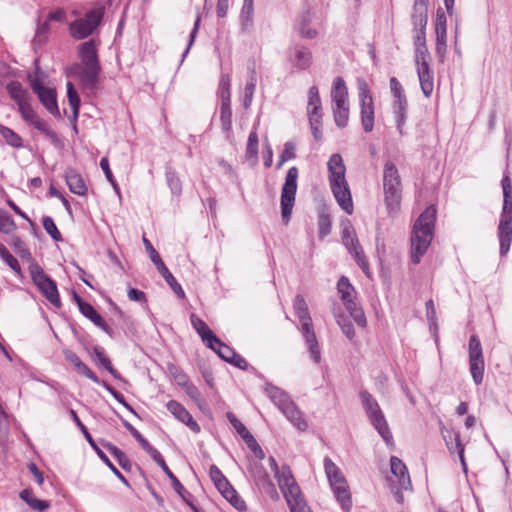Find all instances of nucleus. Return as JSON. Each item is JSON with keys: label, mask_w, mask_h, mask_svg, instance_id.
Segmentation results:
<instances>
[{"label": "nucleus", "mask_w": 512, "mask_h": 512, "mask_svg": "<svg viewBox=\"0 0 512 512\" xmlns=\"http://www.w3.org/2000/svg\"><path fill=\"white\" fill-rule=\"evenodd\" d=\"M287 420L295 426L299 431H306L308 428V423L303 415V413L299 410L297 405L292 401L287 407H285L281 411Z\"/></svg>", "instance_id": "nucleus-27"}, {"label": "nucleus", "mask_w": 512, "mask_h": 512, "mask_svg": "<svg viewBox=\"0 0 512 512\" xmlns=\"http://www.w3.org/2000/svg\"><path fill=\"white\" fill-rule=\"evenodd\" d=\"M166 180H167V184H168L171 192L174 195L179 196L182 193V182H181L178 174L176 173V171H174L172 169H167L166 170Z\"/></svg>", "instance_id": "nucleus-48"}, {"label": "nucleus", "mask_w": 512, "mask_h": 512, "mask_svg": "<svg viewBox=\"0 0 512 512\" xmlns=\"http://www.w3.org/2000/svg\"><path fill=\"white\" fill-rule=\"evenodd\" d=\"M0 135L8 145L14 148H20L23 146L22 138L12 129L6 126L0 125Z\"/></svg>", "instance_id": "nucleus-43"}, {"label": "nucleus", "mask_w": 512, "mask_h": 512, "mask_svg": "<svg viewBox=\"0 0 512 512\" xmlns=\"http://www.w3.org/2000/svg\"><path fill=\"white\" fill-rule=\"evenodd\" d=\"M296 146L293 142H286L284 149L279 157L277 168H280L285 162L292 160L296 157Z\"/></svg>", "instance_id": "nucleus-55"}, {"label": "nucleus", "mask_w": 512, "mask_h": 512, "mask_svg": "<svg viewBox=\"0 0 512 512\" xmlns=\"http://www.w3.org/2000/svg\"><path fill=\"white\" fill-rule=\"evenodd\" d=\"M390 89L394 99L406 97L401 83L395 77L390 79Z\"/></svg>", "instance_id": "nucleus-64"}, {"label": "nucleus", "mask_w": 512, "mask_h": 512, "mask_svg": "<svg viewBox=\"0 0 512 512\" xmlns=\"http://www.w3.org/2000/svg\"><path fill=\"white\" fill-rule=\"evenodd\" d=\"M254 0H243L239 19L243 31H248L253 25Z\"/></svg>", "instance_id": "nucleus-37"}, {"label": "nucleus", "mask_w": 512, "mask_h": 512, "mask_svg": "<svg viewBox=\"0 0 512 512\" xmlns=\"http://www.w3.org/2000/svg\"><path fill=\"white\" fill-rule=\"evenodd\" d=\"M30 84L43 106L54 116H60L55 90L45 87L39 79L31 80Z\"/></svg>", "instance_id": "nucleus-17"}, {"label": "nucleus", "mask_w": 512, "mask_h": 512, "mask_svg": "<svg viewBox=\"0 0 512 512\" xmlns=\"http://www.w3.org/2000/svg\"><path fill=\"white\" fill-rule=\"evenodd\" d=\"M360 398L365 412L373 427L378 431L386 443H390L393 437L378 402L367 391H362L360 393Z\"/></svg>", "instance_id": "nucleus-9"}, {"label": "nucleus", "mask_w": 512, "mask_h": 512, "mask_svg": "<svg viewBox=\"0 0 512 512\" xmlns=\"http://www.w3.org/2000/svg\"><path fill=\"white\" fill-rule=\"evenodd\" d=\"M285 500L291 512H311L301 491L298 494L285 497Z\"/></svg>", "instance_id": "nucleus-38"}, {"label": "nucleus", "mask_w": 512, "mask_h": 512, "mask_svg": "<svg viewBox=\"0 0 512 512\" xmlns=\"http://www.w3.org/2000/svg\"><path fill=\"white\" fill-rule=\"evenodd\" d=\"M16 229L12 217L3 209H0V232L9 234Z\"/></svg>", "instance_id": "nucleus-53"}, {"label": "nucleus", "mask_w": 512, "mask_h": 512, "mask_svg": "<svg viewBox=\"0 0 512 512\" xmlns=\"http://www.w3.org/2000/svg\"><path fill=\"white\" fill-rule=\"evenodd\" d=\"M447 50V35H436L435 52L439 62L443 63L445 60Z\"/></svg>", "instance_id": "nucleus-58"}, {"label": "nucleus", "mask_w": 512, "mask_h": 512, "mask_svg": "<svg viewBox=\"0 0 512 512\" xmlns=\"http://www.w3.org/2000/svg\"><path fill=\"white\" fill-rule=\"evenodd\" d=\"M328 179L332 193L339 206L349 215L353 213V202L345 174L346 167L340 154L331 155L327 163Z\"/></svg>", "instance_id": "nucleus-3"}, {"label": "nucleus", "mask_w": 512, "mask_h": 512, "mask_svg": "<svg viewBox=\"0 0 512 512\" xmlns=\"http://www.w3.org/2000/svg\"><path fill=\"white\" fill-rule=\"evenodd\" d=\"M231 79L228 74H222L219 81V97L221 99V103L231 102V93H230Z\"/></svg>", "instance_id": "nucleus-46"}, {"label": "nucleus", "mask_w": 512, "mask_h": 512, "mask_svg": "<svg viewBox=\"0 0 512 512\" xmlns=\"http://www.w3.org/2000/svg\"><path fill=\"white\" fill-rule=\"evenodd\" d=\"M167 475V477L171 480L172 482V487L173 489L175 490V492L186 502L188 503L189 505H192L191 503L188 502V500L186 499V496L185 494L187 493L186 489L184 488V486L182 485V483L178 480V478L173 474V472L171 470H169L168 473H165Z\"/></svg>", "instance_id": "nucleus-61"}, {"label": "nucleus", "mask_w": 512, "mask_h": 512, "mask_svg": "<svg viewBox=\"0 0 512 512\" xmlns=\"http://www.w3.org/2000/svg\"><path fill=\"white\" fill-rule=\"evenodd\" d=\"M76 371L87 377L88 379L92 380L93 382L100 384V380L97 377V375L83 362L79 365V367L76 369Z\"/></svg>", "instance_id": "nucleus-63"}, {"label": "nucleus", "mask_w": 512, "mask_h": 512, "mask_svg": "<svg viewBox=\"0 0 512 512\" xmlns=\"http://www.w3.org/2000/svg\"><path fill=\"white\" fill-rule=\"evenodd\" d=\"M349 252L354 257L356 263L358 266L362 269V271L369 276V264L367 261V258L364 254V251L362 250L361 246L359 244L355 245L354 247H351V249H348Z\"/></svg>", "instance_id": "nucleus-45"}, {"label": "nucleus", "mask_w": 512, "mask_h": 512, "mask_svg": "<svg viewBox=\"0 0 512 512\" xmlns=\"http://www.w3.org/2000/svg\"><path fill=\"white\" fill-rule=\"evenodd\" d=\"M220 121H221L222 129L225 132H230L232 129L231 102L221 103Z\"/></svg>", "instance_id": "nucleus-44"}, {"label": "nucleus", "mask_w": 512, "mask_h": 512, "mask_svg": "<svg viewBox=\"0 0 512 512\" xmlns=\"http://www.w3.org/2000/svg\"><path fill=\"white\" fill-rule=\"evenodd\" d=\"M324 469L336 500L343 510L348 511L352 506L348 483L340 468L329 458L324 459Z\"/></svg>", "instance_id": "nucleus-7"}, {"label": "nucleus", "mask_w": 512, "mask_h": 512, "mask_svg": "<svg viewBox=\"0 0 512 512\" xmlns=\"http://www.w3.org/2000/svg\"><path fill=\"white\" fill-rule=\"evenodd\" d=\"M447 434H443L444 441L450 453L457 452L463 471L467 473V464L464 457V445L461 442V437L458 432L446 431Z\"/></svg>", "instance_id": "nucleus-23"}, {"label": "nucleus", "mask_w": 512, "mask_h": 512, "mask_svg": "<svg viewBox=\"0 0 512 512\" xmlns=\"http://www.w3.org/2000/svg\"><path fill=\"white\" fill-rule=\"evenodd\" d=\"M103 386L107 389V391H109V393L119 402L121 403L124 407H126L129 411H131L132 413L136 414L134 409L126 402L124 396L118 392L117 390H115L113 387H111L109 384L105 383V382H102Z\"/></svg>", "instance_id": "nucleus-62"}, {"label": "nucleus", "mask_w": 512, "mask_h": 512, "mask_svg": "<svg viewBox=\"0 0 512 512\" xmlns=\"http://www.w3.org/2000/svg\"><path fill=\"white\" fill-rule=\"evenodd\" d=\"M307 113L309 120L322 119V103L316 86H312L308 90Z\"/></svg>", "instance_id": "nucleus-26"}, {"label": "nucleus", "mask_w": 512, "mask_h": 512, "mask_svg": "<svg viewBox=\"0 0 512 512\" xmlns=\"http://www.w3.org/2000/svg\"><path fill=\"white\" fill-rule=\"evenodd\" d=\"M319 237L324 238L331 231V220L329 215L321 213L318 218Z\"/></svg>", "instance_id": "nucleus-60"}, {"label": "nucleus", "mask_w": 512, "mask_h": 512, "mask_svg": "<svg viewBox=\"0 0 512 512\" xmlns=\"http://www.w3.org/2000/svg\"><path fill=\"white\" fill-rule=\"evenodd\" d=\"M436 209L427 207L416 220L411 234V261L418 264L427 252L434 236Z\"/></svg>", "instance_id": "nucleus-2"}, {"label": "nucleus", "mask_w": 512, "mask_h": 512, "mask_svg": "<svg viewBox=\"0 0 512 512\" xmlns=\"http://www.w3.org/2000/svg\"><path fill=\"white\" fill-rule=\"evenodd\" d=\"M257 85V75L255 68L250 69V74L244 88V107L248 108L251 105L253 95Z\"/></svg>", "instance_id": "nucleus-40"}, {"label": "nucleus", "mask_w": 512, "mask_h": 512, "mask_svg": "<svg viewBox=\"0 0 512 512\" xmlns=\"http://www.w3.org/2000/svg\"><path fill=\"white\" fill-rule=\"evenodd\" d=\"M79 310L80 312L89 320H91L96 326L103 329L105 332L109 333L110 328L101 317V315L94 309V307L83 300H79Z\"/></svg>", "instance_id": "nucleus-34"}, {"label": "nucleus", "mask_w": 512, "mask_h": 512, "mask_svg": "<svg viewBox=\"0 0 512 512\" xmlns=\"http://www.w3.org/2000/svg\"><path fill=\"white\" fill-rule=\"evenodd\" d=\"M71 417L76 425L80 428L81 432L85 436L88 443L94 449L98 457L112 470V472L123 482H126L125 477L121 474V472L112 464L108 456L98 447L90 433L88 432L86 426L81 422L77 413L74 410H70Z\"/></svg>", "instance_id": "nucleus-19"}, {"label": "nucleus", "mask_w": 512, "mask_h": 512, "mask_svg": "<svg viewBox=\"0 0 512 512\" xmlns=\"http://www.w3.org/2000/svg\"><path fill=\"white\" fill-rule=\"evenodd\" d=\"M293 309L300 322L299 330L305 339L311 358L315 363H319L321 360V351L314 331L313 322L309 313L307 302L302 295H297L294 298Z\"/></svg>", "instance_id": "nucleus-5"}, {"label": "nucleus", "mask_w": 512, "mask_h": 512, "mask_svg": "<svg viewBox=\"0 0 512 512\" xmlns=\"http://www.w3.org/2000/svg\"><path fill=\"white\" fill-rule=\"evenodd\" d=\"M67 97L69 105L72 108L74 118L78 117L79 114V108H80V97L77 93V91L74 88L73 83L67 82Z\"/></svg>", "instance_id": "nucleus-49"}, {"label": "nucleus", "mask_w": 512, "mask_h": 512, "mask_svg": "<svg viewBox=\"0 0 512 512\" xmlns=\"http://www.w3.org/2000/svg\"><path fill=\"white\" fill-rule=\"evenodd\" d=\"M65 180L72 193L80 196L86 194L87 186L84 179L75 169L69 168L66 170Z\"/></svg>", "instance_id": "nucleus-29"}, {"label": "nucleus", "mask_w": 512, "mask_h": 512, "mask_svg": "<svg viewBox=\"0 0 512 512\" xmlns=\"http://www.w3.org/2000/svg\"><path fill=\"white\" fill-rule=\"evenodd\" d=\"M258 134L255 130L251 131L248 136L247 146H246V158L252 159L254 161L257 160L258 155Z\"/></svg>", "instance_id": "nucleus-47"}, {"label": "nucleus", "mask_w": 512, "mask_h": 512, "mask_svg": "<svg viewBox=\"0 0 512 512\" xmlns=\"http://www.w3.org/2000/svg\"><path fill=\"white\" fill-rule=\"evenodd\" d=\"M18 112L20 113L22 119L30 125H33L35 129L44 133L45 135L55 138L56 134L53 132L49 126V124L41 119L37 113L32 108L30 102L28 104L22 105L18 108Z\"/></svg>", "instance_id": "nucleus-20"}, {"label": "nucleus", "mask_w": 512, "mask_h": 512, "mask_svg": "<svg viewBox=\"0 0 512 512\" xmlns=\"http://www.w3.org/2000/svg\"><path fill=\"white\" fill-rule=\"evenodd\" d=\"M342 242L347 249L359 244L354 228L349 220L342 223Z\"/></svg>", "instance_id": "nucleus-41"}, {"label": "nucleus", "mask_w": 512, "mask_h": 512, "mask_svg": "<svg viewBox=\"0 0 512 512\" xmlns=\"http://www.w3.org/2000/svg\"><path fill=\"white\" fill-rule=\"evenodd\" d=\"M29 271L34 284L43 293L46 299L59 308L61 301L55 281L45 274L43 269L36 263L29 266Z\"/></svg>", "instance_id": "nucleus-12"}, {"label": "nucleus", "mask_w": 512, "mask_h": 512, "mask_svg": "<svg viewBox=\"0 0 512 512\" xmlns=\"http://www.w3.org/2000/svg\"><path fill=\"white\" fill-rule=\"evenodd\" d=\"M6 90L10 97L16 102L18 108L30 102L31 96L20 82L12 81L8 83Z\"/></svg>", "instance_id": "nucleus-33"}, {"label": "nucleus", "mask_w": 512, "mask_h": 512, "mask_svg": "<svg viewBox=\"0 0 512 512\" xmlns=\"http://www.w3.org/2000/svg\"><path fill=\"white\" fill-rule=\"evenodd\" d=\"M212 347H210L213 351H215L220 358L228 362L233 359L234 354L236 353L232 348L228 345L221 342L218 338V343H212Z\"/></svg>", "instance_id": "nucleus-51"}, {"label": "nucleus", "mask_w": 512, "mask_h": 512, "mask_svg": "<svg viewBox=\"0 0 512 512\" xmlns=\"http://www.w3.org/2000/svg\"><path fill=\"white\" fill-rule=\"evenodd\" d=\"M390 468L392 474L397 478L400 488L408 489L411 486V481L407 467L403 461L396 456H392L390 459Z\"/></svg>", "instance_id": "nucleus-24"}, {"label": "nucleus", "mask_w": 512, "mask_h": 512, "mask_svg": "<svg viewBox=\"0 0 512 512\" xmlns=\"http://www.w3.org/2000/svg\"><path fill=\"white\" fill-rule=\"evenodd\" d=\"M226 500H228L237 510L243 511L246 509L245 502L238 496L237 492L231 488L228 491H225L223 495Z\"/></svg>", "instance_id": "nucleus-57"}, {"label": "nucleus", "mask_w": 512, "mask_h": 512, "mask_svg": "<svg viewBox=\"0 0 512 512\" xmlns=\"http://www.w3.org/2000/svg\"><path fill=\"white\" fill-rule=\"evenodd\" d=\"M423 94L429 98L434 90V74L430 66L416 68Z\"/></svg>", "instance_id": "nucleus-32"}, {"label": "nucleus", "mask_w": 512, "mask_h": 512, "mask_svg": "<svg viewBox=\"0 0 512 512\" xmlns=\"http://www.w3.org/2000/svg\"><path fill=\"white\" fill-rule=\"evenodd\" d=\"M191 324L197 331L202 341L208 346L212 347V343H218V337L212 332L208 325L198 316L192 314L190 316Z\"/></svg>", "instance_id": "nucleus-25"}, {"label": "nucleus", "mask_w": 512, "mask_h": 512, "mask_svg": "<svg viewBox=\"0 0 512 512\" xmlns=\"http://www.w3.org/2000/svg\"><path fill=\"white\" fill-rule=\"evenodd\" d=\"M469 369L473 381L480 385L484 377L485 362L481 342L476 335H471L469 339Z\"/></svg>", "instance_id": "nucleus-14"}, {"label": "nucleus", "mask_w": 512, "mask_h": 512, "mask_svg": "<svg viewBox=\"0 0 512 512\" xmlns=\"http://www.w3.org/2000/svg\"><path fill=\"white\" fill-rule=\"evenodd\" d=\"M291 62L298 69L305 70L312 63V53L304 46H295L292 49Z\"/></svg>", "instance_id": "nucleus-30"}, {"label": "nucleus", "mask_w": 512, "mask_h": 512, "mask_svg": "<svg viewBox=\"0 0 512 512\" xmlns=\"http://www.w3.org/2000/svg\"><path fill=\"white\" fill-rule=\"evenodd\" d=\"M43 227L46 232L51 236V238L55 241H62V235L58 230L54 220L50 216H45L43 218Z\"/></svg>", "instance_id": "nucleus-54"}, {"label": "nucleus", "mask_w": 512, "mask_h": 512, "mask_svg": "<svg viewBox=\"0 0 512 512\" xmlns=\"http://www.w3.org/2000/svg\"><path fill=\"white\" fill-rule=\"evenodd\" d=\"M311 22V16L309 13L303 14L298 23L297 28L300 35L304 38L313 39L317 36V31L309 26Z\"/></svg>", "instance_id": "nucleus-42"}, {"label": "nucleus", "mask_w": 512, "mask_h": 512, "mask_svg": "<svg viewBox=\"0 0 512 512\" xmlns=\"http://www.w3.org/2000/svg\"><path fill=\"white\" fill-rule=\"evenodd\" d=\"M298 169L291 167L287 171L284 185L281 190V214L283 220L287 223L292 214L297 191Z\"/></svg>", "instance_id": "nucleus-13"}, {"label": "nucleus", "mask_w": 512, "mask_h": 512, "mask_svg": "<svg viewBox=\"0 0 512 512\" xmlns=\"http://www.w3.org/2000/svg\"><path fill=\"white\" fill-rule=\"evenodd\" d=\"M100 70V67L76 65L71 68L70 75L76 77L85 89L93 90L97 86Z\"/></svg>", "instance_id": "nucleus-18"}, {"label": "nucleus", "mask_w": 512, "mask_h": 512, "mask_svg": "<svg viewBox=\"0 0 512 512\" xmlns=\"http://www.w3.org/2000/svg\"><path fill=\"white\" fill-rule=\"evenodd\" d=\"M337 290L346 310L349 312L350 316L354 319L357 325L362 328L366 327V316L363 312V309L354 301L356 292L347 277L342 276L339 279L337 283Z\"/></svg>", "instance_id": "nucleus-10"}, {"label": "nucleus", "mask_w": 512, "mask_h": 512, "mask_svg": "<svg viewBox=\"0 0 512 512\" xmlns=\"http://www.w3.org/2000/svg\"><path fill=\"white\" fill-rule=\"evenodd\" d=\"M19 497L26 502L32 510L37 512H44L50 507V503L48 501L36 498L32 489L29 488L22 490Z\"/></svg>", "instance_id": "nucleus-36"}, {"label": "nucleus", "mask_w": 512, "mask_h": 512, "mask_svg": "<svg viewBox=\"0 0 512 512\" xmlns=\"http://www.w3.org/2000/svg\"><path fill=\"white\" fill-rule=\"evenodd\" d=\"M275 479L277 480L284 498L298 494V492L301 491L288 465H282V471L279 473L277 472Z\"/></svg>", "instance_id": "nucleus-22"}, {"label": "nucleus", "mask_w": 512, "mask_h": 512, "mask_svg": "<svg viewBox=\"0 0 512 512\" xmlns=\"http://www.w3.org/2000/svg\"><path fill=\"white\" fill-rule=\"evenodd\" d=\"M435 34L447 35V20L442 9H438L435 19Z\"/></svg>", "instance_id": "nucleus-59"}, {"label": "nucleus", "mask_w": 512, "mask_h": 512, "mask_svg": "<svg viewBox=\"0 0 512 512\" xmlns=\"http://www.w3.org/2000/svg\"><path fill=\"white\" fill-rule=\"evenodd\" d=\"M503 207L498 225L500 255L506 256L512 242V184L508 176L502 179Z\"/></svg>", "instance_id": "nucleus-4"}, {"label": "nucleus", "mask_w": 512, "mask_h": 512, "mask_svg": "<svg viewBox=\"0 0 512 512\" xmlns=\"http://www.w3.org/2000/svg\"><path fill=\"white\" fill-rule=\"evenodd\" d=\"M254 480L257 486L266 494H268L272 498H278V493L276 491L275 485L271 481L267 472L260 467L253 473Z\"/></svg>", "instance_id": "nucleus-31"}, {"label": "nucleus", "mask_w": 512, "mask_h": 512, "mask_svg": "<svg viewBox=\"0 0 512 512\" xmlns=\"http://www.w3.org/2000/svg\"><path fill=\"white\" fill-rule=\"evenodd\" d=\"M383 191L388 210L390 212L398 210L402 196V183L399 171L391 161H387L384 164Z\"/></svg>", "instance_id": "nucleus-6"}, {"label": "nucleus", "mask_w": 512, "mask_h": 512, "mask_svg": "<svg viewBox=\"0 0 512 512\" xmlns=\"http://www.w3.org/2000/svg\"><path fill=\"white\" fill-rule=\"evenodd\" d=\"M227 418L234 427V429L237 431V433L245 440L247 445L249 447H252L250 443H255V439L248 431V429L242 424V422L238 420L236 416L231 412L227 413Z\"/></svg>", "instance_id": "nucleus-39"}, {"label": "nucleus", "mask_w": 512, "mask_h": 512, "mask_svg": "<svg viewBox=\"0 0 512 512\" xmlns=\"http://www.w3.org/2000/svg\"><path fill=\"white\" fill-rule=\"evenodd\" d=\"M143 243L145 245V248L147 252L149 253L151 261L156 266L158 272L162 275V277L165 279L166 283L170 286V288L173 290V292L181 299L185 298V292L182 289L181 285L177 282L175 277L172 275V273L169 271V269L166 267L164 262L162 261L159 253L154 249L151 242L143 238Z\"/></svg>", "instance_id": "nucleus-16"}, {"label": "nucleus", "mask_w": 512, "mask_h": 512, "mask_svg": "<svg viewBox=\"0 0 512 512\" xmlns=\"http://www.w3.org/2000/svg\"><path fill=\"white\" fill-rule=\"evenodd\" d=\"M104 7L88 11L83 18L76 19L69 25L70 34L74 39L82 40L90 36L102 22Z\"/></svg>", "instance_id": "nucleus-11"}, {"label": "nucleus", "mask_w": 512, "mask_h": 512, "mask_svg": "<svg viewBox=\"0 0 512 512\" xmlns=\"http://www.w3.org/2000/svg\"><path fill=\"white\" fill-rule=\"evenodd\" d=\"M95 353L100 365H102L113 377L119 378V373L113 368L111 361L104 354L102 349L95 348Z\"/></svg>", "instance_id": "nucleus-56"}, {"label": "nucleus", "mask_w": 512, "mask_h": 512, "mask_svg": "<svg viewBox=\"0 0 512 512\" xmlns=\"http://www.w3.org/2000/svg\"><path fill=\"white\" fill-rule=\"evenodd\" d=\"M265 391L268 397L278 407L280 411H282L292 402L289 395L276 386L267 385Z\"/></svg>", "instance_id": "nucleus-35"}, {"label": "nucleus", "mask_w": 512, "mask_h": 512, "mask_svg": "<svg viewBox=\"0 0 512 512\" xmlns=\"http://www.w3.org/2000/svg\"><path fill=\"white\" fill-rule=\"evenodd\" d=\"M331 97L333 117L339 128H345L349 122L348 90L345 81L336 77L332 84Z\"/></svg>", "instance_id": "nucleus-8"}, {"label": "nucleus", "mask_w": 512, "mask_h": 512, "mask_svg": "<svg viewBox=\"0 0 512 512\" xmlns=\"http://www.w3.org/2000/svg\"><path fill=\"white\" fill-rule=\"evenodd\" d=\"M166 408L178 421L185 424L192 432L196 434L200 433L201 428L199 424L181 403L170 400L167 402Z\"/></svg>", "instance_id": "nucleus-21"}, {"label": "nucleus", "mask_w": 512, "mask_h": 512, "mask_svg": "<svg viewBox=\"0 0 512 512\" xmlns=\"http://www.w3.org/2000/svg\"><path fill=\"white\" fill-rule=\"evenodd\" d=\"M359 99L361 107V124L367 133L374 128V104L368 84L364 80L358 81Z\"/></svg>", "instance_id": "nucleus-15"}, {"label": "nucleus", "mask_w": 512, "mask_h": 512, "mask_svg": "<svg viewBox=\"0 0 512 512\" xmlns=\"http://www.w3.org/2000/svg\"><path fill=\"white\" fill-rule=\"evenodd\" d=\"M0 257L15 273L18 275L21 274V267L18 260L4 245H0Z\"/></svg>", "instance_id": "nucleus-50"}, {"label": "nucleus", "mask_w": 512, "mask_h": 512, "mask_svg": "<svg viewBox=\"0 0 512 512\" xmlns=\"http://www.w3.org/2000/svg\"><path fill=\"white\" fill-rule=\"evenodd\" d=\"M335 318L345 336L350 340L353 339L355 336L353 324L342 314H335Z\"/></svg>", "instance_id": "nucleus-52"}, {"label": "nucleus", "mask_w": 512, "mask_h": 512, "mask_svg": "<svg viewBox=\"0 0 512 512\" xmlns=\"http://www.w3.org/2000/svg\"><path fill=\"white\" fill-rule=\"evenodd\" d=\"M429 0H414L412 12L414 61L416 68L430 66V53L426 44Z\"/></svg>", "instance_id": "nucleus-1"}, {"label": "nucleus", "mask_w": 512, "mask_h": 512, "mask_svg": "<svg viewBox=\"0 0 512 512\" xmlns=\"http://www.w3.org/2000/svg\"><path fill=\"white\" fill-rule=\"evenodd\" d=\"M80 66L100 67L94 41L84 42L79 47Z\"/></svg>", "instance_id": "nucleus-28"}]
</instances>
